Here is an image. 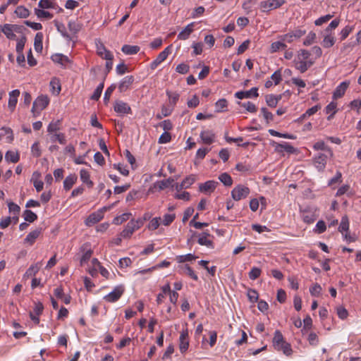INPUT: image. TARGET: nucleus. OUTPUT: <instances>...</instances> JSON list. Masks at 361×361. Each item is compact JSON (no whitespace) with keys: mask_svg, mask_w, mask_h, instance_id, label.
<instances>
[{"mask_svg":"<svg viewBox=\"0 0 361 361\" xmlns=\"http://www.w3.org/2000/svg\"><path fill=\"white\" fill-rule=\"evenodd\" d=\"M272 343L275 350L282 351L287 356L292 354L293 350L290 344L284 340L279 330L275 331Z\"/></svg>","mask_w":361,"mask_h":361,"instance_id":"obj_1","label":"nucleus"},{"mask_svg":"<svg viewBox=\"0 0 361 361\" xmlns=\"http://www.w3.org/2000/svg\"><path fill=\"white\" fill-rule=\"evenodd\" d=\"M333 157L332 150H327L326 152H319L313 157V164L318 171H324L327 161Z\"/></svg>","mask_w":361,"mask_h":361,"instance_id":"obj_2","label":"nucleus"},{"mask_svg":"<svg viewBox=\"0 0 361 361\" xmlns=\"http://www.w3.org/2000/svg\"><path fill=\"white\" fill-rule=\"evenodd\" d=\"M141 226H142V223L141 220H130L122 232L120 233V235L123 238H130L135 231L139 229Z\"/></svg>","mask_w":361,"mask_h":361,"instance_id":"obj_3","label":"nucleus"},{"mask_svg":"<svg viewBox=\"0 0 361 361\" xmlns=\"http://www.w3.org/2000/svg\"><path fill=\"white\" fill-rule=\"evenodd\" d=\"M250 190L248 187L238 184L233 188L231 190V197L233 200L239 201L242 199H245L250 194Z\"/></svg>","mask_w":361,"mask_h":361,"instance_id":"obj_4","label":"nucleus"},{"mask_svg":"<svg viewBox=\"0 0 361 361\" xmlns=\"http://www.w3.org/2000/svg\"><path fill=\"white\" fill-rule=\"evenodd\" d=\"M49 103V97L47 95L39 96L33 102L32 112L35 114H39L41 111L44 109Z\"/></svg>","mask_w":361,"mask_h":361,"instance_id":"obj_5","label":"nucleus"},{"mask_svg":"<svg viewBox=\"0 0 361 361\" xmlns=\"http://www.w3.org/2000/svg\"><path fill=\"white\" fill-rule=\"evenodd\" d=\"M285 2V0H267L261 1L259 6L262 12H269L281 7Z\"/></svg>","mask_w":361,"mask_h":361,"instance_id":"obj_6","label":"nucleus"},{"mask_svg":"<svg viewBox=\"0 0 361 361\" xmlns=\"http://www.w3.org/2000/svg\"><path fill=\"white\" fill-rule=\"evenodd\" d=\"M125 291V288L123 285L116 286L112 291L104 297V299L109 302H115L119 300Z\"/></svg>","mask_w":361,"mask_h":361,"instance_id":"obj_7","label":"nucleus"},{"mask_svg":"<svg viewBox=\"0 0 361 361\" xmlns=\"http://www.w3.org/2000/svg\"><path fill=\"white\" fill-rule=\"evenodd\" d=\"M171 46H169L165 48L164 50L160 52L157 58L153 61H152L150 63V68L152 69H155L161 63L166 59L171 52Z\"/></svg>","mask_w":361,"mask_h":361,"instance_id":"obj_8","label":"nucleus"},{"mask_svg":"<svg viewBox=\"0 0 361 361\" xmlns=\"http://www.w3.org/2000/svg\"><path fill=\"white\" fill-rule=\"evenodd\" d=\"M258 96L259 94L257 87H252L250 90L246 91H238L235 93V97L239 99H243L245 98L257 97Z\"/></svg>","mask_w":361,"mask_h":361,"instance_id":"obj_9","label":"nucleus"},{"mask_svg":"<svg viewBox=\"0 0 361 361\" xmlns=\"http://www.w3.org/2000/svg\"><path fill=\"white\" fill-rule=\"evenodd\" d=\"M114 111L120 114H129L132 113L130 106L127 103L121 100L115 102Z\"/></svg>","mask_w":361,"mask_h":361,"instance_id":"obj_10","label":"nucleus"},{"mask_svg":"<svg viewBox=\"0 0 361 361\" xmlns=\"http://www.w3.org/2000/svg\"><path fill=\"white\" fill-rule=\"evenodd\" d=\"M217 185L218 183L215 180H207L204 183L199 184V191L203 193H211L215 190Z\"/></svg>","mask_w":361,"mask_h":361,"instance_id":"obj_11","label":"nucleus"},{"mask_svg":"<svg viewBox=\"0 0 361 361\" xmlns=\"http://www.w3.org/2000/svg\"><path fill=\"white\" fill-rule=\"evenodd\" d=\"M134 82L133 75L124 77L119 82L118 88L120 92H126Z\"/></svg>","mask_w":361,"mask_h":361,"instance_id":"obj_12","label":"nucleus"},{"mask_svg":"<svg viewBox=\"0 0 361 361\" xmlns=\"http://www.w3.org/2000/svg\"><path fill=\"white\" fill-rule=\"evenodd\" d=\"M301 217L305 223L312 224L316 220L314 213L310 209H300Z\"/></svg>","mask_w":361,"mask_h":361,"instance_id":"obj_13","label":"nucleus"},{"mask_svg":"<svg viewBox=\"0 0 361 361\" xmlns=\"http://www.w3.org/2000/svg\"><path fill=\"white\" fill-rule=\"evenodd\" d=\"M20 92L19 90H14L9 92V99L8 102V109L13 111L17 104L18 98L20 95Z\"/></svg>","mask_w":361,"mask_h":361,"instance_id":"obj_14","label":"nucleus"},{"mask_svg":"<svg viewBox=\"0 0 361 361\" xmlns=\"http://www.w3.org/2000/svg\"><path fill=\"white\" fill-rule=\"evenodd\" d=\"M103 218L104 216L102 214V212L97 211L89 215L85 221V224L87 226H91L100 221Z\"/></svg>","mask_w":361,"mask_h":361,"instance_id":"obj_15","label":"nucleus"},{"mask_svg":"<svg viewBox=\"0 0 361 361\" xmlns=\"http://www.w3.org/2000/svg\"><path fill=\"white\" fill-rule=\"evenodd\" d=\"M42 231V228H37L36 229L32 231L24 239V243L32 245L35 242L36 239L40 235Z\"/></svg>","mask_w":361,"mask_h":361,"instance_id":"obj_16","label":"nucleus"},{"mask_svg":"<svg viewBox=\"0 0 361 361\" xmlns=\"http://www.w3.org/2000/svg\"><path fill=\"white\" fill-rule=\"evenodd\" d=\"M17 25L11 24H5L1 27V32H3L8 39H14L16 35L13 33L14 30H16Z\"/></svg>","mask_w":361,"mask_h":361,"instance_id":"obj_17","label":"nucleus"},{"mask_svg":"<svg viewBox=\"0 0 361 361\" xmlns=\"http://www.w3.org/2000/svg\"><path fill=\"white\" fill-rule=\"evenodd\" d=\"M319 109V105H315L308 109L304 114L295 119L294 122L301 123L305 119L316 114Z\"/></svg>","mask_w":361,"mask_h":361,"instance_id":"obj_18","label":"nucleus"},{"mask_svg":"<svg viewBox=\"0 0 361 361\" xmlns=\"http://www.w3.org/2000/svg\"><path fill=\"white\" fill-rule=\"evenodd\" d=\"M349 85V82L343 81L341 82L336 88L333 93L334 99L341 98L345 92L348 87Z\"/></svg>","mask_w":361,"mask_h":361,"instance_id":"obj_19","label":"nucleus"},{"mask_svg":"<svg viewBox=\"0 0 361 361\" xmlns=\"http://www.w3.org/2000/svg\"><path fill=\"white\" fill-rule=\"evenodd\" d=\"M200 137L204 144L210 145L214 141L215 134L212 130H203L200 133Z\"/></svg>","mask_w":361,"mask_h":361,"instance_id":"obj_20","label":"nucleus"},{"mask_svg":"<svg viewBox=\"0 0 361 361\" xmlns=\"http://www.w3.org/2000/svg\"><path fill=\"white\" fill-rule=\"evenodd\" d=\"M194 25V22L188 24L181 32L178 33V39L180 40L187 39L193 31Z\"/></svg>","mask_w":361,"mask_h":361,"instance_id":"obj_21","label":"nucleus"},{"mask_svg":"<svg viewBox=\"0 0 361 361\" xmlns=\"http://www.w3.org/2000/svg\"><path fill=\"white\" fill-rule=\"evenodd\" d=\"M276 149L279 152H286L289 154H293L296 151L295 148L288 142L277 144L276 146Z\"/></svg>","mask_w":361,"mask_h":361,"instance_id":"obj_22","label":"nucleus"},{"mask_svg":"<svg viewBox=\"0 0 361 361\" xmlns=\"http://www.w3.org/2000/svg\"><path fill=\"white\" fill-rule=\"evenodd\" d=\"M281 94L275 95V94H268L266 96V103L271 108L276 107L279 103V102L281 99Z\"/></svg>","mask_w":361,"mask_h":361,"instance_id":"obj_23","label":"nucleus"},{"mask_svg":"<svg viewBox=\"0 0 361 361\" xmlns=\"http://www.w3.org/2000/svg\"><path fill=\"white\" fill-rule=\"evenodd\" d=\"M97 54L99 56L106 60L113 59V55L111 51L107 50L102 44L97 45Z\"/></svg>","mask_w":361,"mask_h":361,"instance_id":"obj_24","label":"nucleus"},{"mask_svg":"<svg viewBox=\"0 0 361 361\" xmlns=\"http://www.w3.org/2000/svg\"><path fill=\"white\" fill-rule=\"evenodd\" d=\"M174 182V179L172 178H169L165 180H162L160 181H157L154 184V188H158L159 190H162L164 188H166L169 187L170 185H172V184Z\"/></svg>","mask_w":361,"mask_h":361,"instance_id":"obj_25","label":"nucleus"},{"mask_svg":"<svg viewBox=\"0 0 361 361\" xmlns=\"http://www.w3.org/2000/svg\"><path fill=\"white\" fill-rule=\"evenodd\" d=\"M140 48L137 45H129L125 44L122 47L121 51L126 55H134L136 54Z\"/></svg>","mask_w":361,"mask_h":361,"instance_id":"obj_26","label":"nucleus"},{"mask_svg":"<svg viewBox=\"0 0 361 361\" xmlns=\"http://www.w3.org/2000/svg\"><path fill=\"white\" fill-rule=\"evenodd\" d=\"M51 59L54 62L60 63L62 66L71 62L70 59L67 56L62 54H55L51 56Z\"/></svg>","mask_w":361,"mask_h":361,"instance_id":"obj_27","label":"nucleus"},{"mask_svg":"<svg viewBox=\"0 0 361 361\" xmlns=\"http://www.w3.org/2000/svg\"><path fill=\"white\" fill-rule=\"evenodd\" d=\"M180 269L183 274L188 275L195 281H198V276L195 273L193 269L188 264H183L180 267Z\"/></svg>","mask_w":361,"mask_h":361,"instance_id":"obj_28","label":"nucleus"},{"mask_svg":"<svg viewBox=\"0 0 361 361\" xmlns=\"http://www.w3.org/2000/svg\"><path fill=\"white\" fill-rule=\"evenodd\" d=\"M77 180V176L75 174H70L63 181V188L66 190H70Z\"/></svg>","mask_w":361,"mask_h":361,"instance_id":"obj_29","label":"nucleus"},{"mask_svg":"<svg viewBox=\"0 0 361 361\" xmlns=\"http://www.w3.org/2000/svg\"><path fill=\"white\" fill-rule=\"evenodd\" d=\"M209 234L207 232L202 233L198 240L197 243L201 245H205L207 247H211L212 246V242L209 239H208V236Z\"/></svg>","mask_w":361,"mask_h":361,"instance_id":"obj_30","label":"nucleus"},{"mask_svg":"<svg viewBox=\"0 0 361 361\" xmlns=\"http://www.w3.org/2000/svg\"><path fill=\"white\" fill-rule=\"evenodd\" d=\"M43 34L37 32L35 37L34 48L37 52H41L42 50Z\"/></svg>","mask_w":361,"mask_h":361,"instance_id":"obj_31","label":"nucleus"},{"mask_svg":"<svg viewBox=\"0 0 361 361\" xmlns=\"http://www.w3.org/2000/svg\"><path fill=\"white\" fill-rule=\"evenodd\" d=\"M20 156L18 152L14 151H7L5 154V159L11 163H16L18 161Z\"/></svg>","mask_w":361,"mask_h":361,"instance_id":"obj_32","label":"nucleus"},{"mask_svg":"<svg viewBox=\"0 0 361 361\" xmlns=\"http://www.w3.org/2000/svg\"><path fill=\"white\" fill-rule=\"evenodd\" d=\"M82 248L84 252L80 258V264L83 265L90 259L92 255V251L90 248H86L85 245H83Z\"/></svg>","mask_w":361,"mask_h":361,"instance_id":"obj_33","label":"nucleus"},{"mask_svg":"<svg viewBox=\"0 0 361 361\" xmlns=\"http://www.w3.org/2000/svg\"><path fill=\"white\" fill-rule=\"evenodd\" d=\"M349 219L346 215L343 216L341 218V221L340 225L338 226V231L341 233H343L348 231H349Z\"/></svg>","mask_w":361,"mask_h":361,"instance_id":"obj_34","label":"nucleus"},{"mask_svg":"<svg viewBox=\"0 0 361 361\" xmlns=\"http://www.w3.org/2000/svg\"><path fill=\"white\" fill-rule=\"evenodd\" d=\"M80 180L82 183H86L88 187H92L93 182L90 179L89 172L85 169H82L80 171Z\"/></svg>","mask_w":361,"mask_h":361,"instance_id":"obj_35","label":"nucleus"},{"mask_svg":"<svg viewBox=\"0 0 361 361\" xmlns=\"http://www.w3.org/2000/svg\"><path fill=\"white\" fill-rule=\"evenodd\" d=\"M23 216L24 220L29 223H32L37 219V215L30 209H25Z\"/></svg>","mask_w":361,"mask_h":361,"instance_id":"obj_36","label":"nucleus"},{"mask_svg":"<svg viewBox=\"0 0 361 361\" xmlns=\"http://www.w3.org/2000/svg\"><path fill=\"white\" fill-rule=\"evenodd\" d=\"M219 179L225 186L229 187L233 184V179L231 176L227 173H223L220 174Z\"/></svg>","mask_w":361,"mask_h":361,"instance_id":"obj_37","label":"nucleus"},{"mask_svg":"<svg viewBox=\"0 0 361 361\" xmlns=\"http://www.w3.org/2000/svg\"><path fill=\"white\" fill-rule=\"evenodd\" d=\"M55 26L57 29V30L61 33V35L66 38L67 40H71V37L69 34L67 33L66 31V27L64 24L61 23H59L58 21H54Z\"/></svg>","mask_w":361,"mask_h":361,"instance_id":"obj_38","label":"nucleus"},{"mask_svg":"<svg viewBox=\"0 0 361 361\" xmlns=\"http://www.w3.org/2000/svg\"><path fill=\"white\" fill-rule=\"evenodd\" d=\"M15 13L21 18H26L30 15V11L23 6H18L16 10Z\"/></svg>","mask_w":361,"mask_h":361,"instance_id":"obj_39","label":"nucleus"},{"mask_svg":"<svg viewBox=\"0 0 361 361\" xmlns=\"http://www.w3.org/2000/svg\"><path fill=\"white\" fill-rule=\"evenodd\" d=\"M50 140L53 142L58 141L61 145H65L66 142V136L63 133H52Z\"/></svg>","mask_w":361,"mask_h":361,"instance_id":"obj_40","label":"nucleus"},{"mask_svg":"<svg viewBox=\"0 0 361 361\" xmlns=\"http://www.w3.org/2000/svg\"><path fill=\"white\" fill-rule=\"evenodd\" d=\"M38 5L43 9L56 8V4L53 0H40Z\"/></svg>","mask_w":361,"mask_h":361,"instance_id":"obj_41","label":"nucleus"},{"mask_svg":"<svg viewBox=\"0 0 361 361\" xmlns=\"http://www.w3.org/2000/svg\"><path fill=\"white\" fill-rule=\"evenodd\" d=\"M334 43L335 38L329 34L324 36L322 44L325 48H330L334 46Z\"/></svg>","mask_w":361,"mask_h":361,"instance_id":"obj_42","label":"nucleus"},{"mask_svg":"<svg viewBox=\"0 0 361 361\" xmlns=\"http://www.w3.org/2000/svg\"><path fill=\"white\" fill-rule=\"evenodd\" d=\"M68 29L74 34L78 33L82 28V24L75 20H70L68 23Z\"/></svg>","mask_w":361,"mask_h":361,"instance_id":"obj_43","label":"nucleus"},{"mask_svg":"<svg viewBox=\"0 0 361 361\" xmlns=\"http://www.w3.org/2000/svg\"><path fill=\"white\" fill-rule=\"evenodd\" d=\"M104 82L99 83L97 85V87L94 90L93 94L90 97L91 99L97 101L100 98L101 94L102 93V90L104 89Z\"/></svg>","mask_w":361,"mask_h":361,"instance_id":"obj_44","label":"nucleus"},{"mask_svg":"<svg viewBox=\"0 0 361 361\" xmlns=\"http://www.w3.org/2000/svg\"><path fill=\"white\" fill-rule=\"evenodd\" d=\"M35 13L37 16L38 18H51L53 17V15L44 10L39 9V8H35Z\"/></svg>","mask_w":361,"mask_h":361,"instance_id":"obj_45","label":"nucleus"},{"mask_svg":"<svg viewBox=\"0 0 361 361\" xmlns=\"http://www.w3.org/2000/svg\"><path fill=\"white\" fill-rule=\"evenodd\" d=\"M216 111L223 112L227 107V101L226 99H219L215 104Z\"/></svg>","mask_w":361,"mask_h":361,"instance_id":"obj_46","label":"nucleus"},{"mask_svg":"<svg viewBox=\"0 0 361 361\" xmlns=\"http://www.w3.org/2000/svg\"><path fill=\"white\" fill-rule=\"evenodd\" d=\"M166 95L168 96L169 99V102L171 105L173 106H175L177 101L179 99V94L178 92H173L171 91H169V90H166Z\"/></svg>","mask_w":361,"mask_h":361,"instance_id":"obj_47","label":"nucleus"},{"mask_svg":"<svg viewBox=\"0 0 361 361\" xmlns=\"http://www.w3.org/2000/svg\"><path fill=\"white\" fill-rule=\"evenodd\" d=\"M248 300L250 302H256L258 300L259 295L256 290L250 288L247 293Z\"/></svg>","mask_w":361,"mask_h":361,"instance_id":"obj_48","label":"nucleus"},{"mask_svg":"<svg viewBox=\"0 0 361 361\" xmlns=\"http://www.w3.org/2000/svg\"><path fill=\"white\" fill-rule=\"evenodd\" d=\"M238 104L245 108L248 112L255 113L257 111L256 106L250 102L243 103L238 102Z\"/></svg>","mask_w":361,"mask_h":361,"instance_id":"obj_49","label":"nucleus"},{"mask_svg":"<svg viewBox=\"0 0 361 361\" xmlns=\"http://www.w3.org/2000/svg\"><path fill=\"white\" fill-rule=\"evenodd\" d=\"M60 121H52L51 122L47 127V132L50 134L54 133H56L60 129Z\"/></svg>","mask_w":361,"mask_h":361,"instance_id":"obj_50","label":"nucleus"},{"mask_svg":"<svg viewBox=\"0 0 361 361\" xmlns=\"http://www.w3.org/2000/svg\"><path fill=\"white\" fill-rule=\"evenodd\" d=\"M286 44L281 41L274 42L271 44V52H276L281 49H286Z\"/></svg>","mask_w":361,"mask_h":361,"instance_id":"obj_51","label":"nucleus"},{"mask_svg":"<svg viewBox=\"0 0 361 361\" xmlns=\"http://www.w3.org/2000/svg\"><path fill=\"white\" fill-rule=\"evenodd\" d=\"M262 273V270L256 267H254L251 269L250 271L248 273L249 278L251 280H255L259 277Z\"/></svg>","mask_w":361,"mask_h":361,"instance_id":"obj_52","label":"nucleus"},{"mask_svg":"<svg viewBox=\"0 0 361 361\" xmlns=\"http://www.w3.org/2000/svg\"><path fill=\"white\" fill-rule=\"evenodd\" d=\"M131 215L130 213H123L121 216H116L114 219V224L116 225L121 224L123 222L128 220L130 216Z\"/></svg>","mask_w":361,"mask_h":361,"instance_id":"obj_53","label":"nucleus"},{"mask_svg":"<svg viewBox=\"0 0 361 361\" xmlns=\"http://www.w3.org/2000/svg\"><path fill=\"white\" fill-rule=\"evenodd\" d=\"M8 207L10 213L13 215H18L20 211V207L13 202H8Z\"/></svg>","mask_w":361,"mask_h":361,"instance_id":"obj_54","label":"nucleus"},{"mask_svg":"<svg viewBox=\"0 0 361 361\" xmlns=\"http://www.w3.org/2000/svg\"><path fill=\"white\" fill-rule=\"evenodd\" d=\"M25 42H26V37L25 36H23L20 39H17V44H16V50L17 53L23 52Z\"/></svg>","mask_w":361,"mask_h":361,"instance_id":"obj_55","label":"nucleus"},{"mask_svg":"<svg viewBox=\"0 0 361 361\" xmlns=\"http://www.w3.org/2000/svg\"><path fill=\"white\" fill-rule=\"evenodd\" d=\"M116 88V84L113 83L106 90L104 95V102L107 103L109 101L110 96Z\"/></svg>","mask_w":361,"mask_h":361,"instance_id":"obj_56","label":"nucleus"},{"mask_svg":"<svg viewBox=\"0 0 361 361\" xmlns=\"http://www.w3.org/2000/svg\"><path fill=\"white\" fill-rule=\"evenodd\" d=\"M197 258V257L192 254H187V255H180V256H178L177 257V259H178V262H190V261H192L194 259H195Z\"/></svg>","mask_w":361,"mask_h":361,"instance_id":"obj_57","label":"nucleus"},{"mask_svg":"<svg viewBox=\"0 0 361 361\" xmlns=\"http://www.w3.org/2000/svg\"><path fill=\"white\" fill-rule=\"evenodd\" d=\"M313 149L315 150H322V152H326L327 150H331L330 147L326 145L324 142L319 141L314 144Z\"/></svg>","mask_w":361,"mask_h":361,"instance_id":"obj_58","label":"nucleus"},{"mask_svg":"<svg viewBox=\"0 0 361 361\" xmlns=\"http://www.w3.org/2000/svg\"><path fill=\"white\" fill-rule=\"evenodd\" d=\"M39 270V267L37 264L32 265L30 268L25 271L24 274V277H30L32 276H35Z\"/></svg>","mask_w":361,"mask_h":361,"instance_id":"obj_59","label":"nucleus"},{"mask_svg":"<svg viewBox=\"0 0 361 361\" xmlns=\"http://www.w3.org/2000/svg\"><path fill=\"white\" fill-rule=\"evenodd\" d=\"M261 113L267 123H269L270 121H273L274 115L272 114V113L269 111L267 108H261Z\"/></svg>","mask_w":361,"mask_h":361,"instance_id":"obj_60","label":"nucleus"},{"mask_svg":"<svg viewBox=\"0 0 361 361\" xmlns=\"http://www.w3.org/2000/svg\"><path fill=\"white\" fill-rule=\"evenodd\" d=\"M333 16H334L332 14H326L325 16H321L314 21V24L317 26H320L331 19Z\"/></svg>","mask_w":361,"mask_h":361,"instance_id":"obj_61","label":"nucleus"},{"mask_svg":"<svg viewBox=\"0 0 361 361\" xmlns=\"http://www.w3.org/2000/svg\"><path fill=\"white\" fill-rule=\"evenodd\" d=\"M160 217L153 218L148 224V228L151 231L157 229L160 225Z\"/></svg>","mask_w":361,"mask_h":361,"instance_id":"obj_62","label":"nucleus"},{"mask_svg":"<svg viewBox=\"0 0 361 361\" xmlns=\"http://www.w3.org/2000/svg\"><path fill=\"white\" fill-rule=\"evenodd\" d=\"M195 180H196L195 176L190 175V176L186 177L182 181V186H184L185 188H188L195 183Z\"/></svg>","mask_w":361,"mask_h":361,"instance_id":"obj_63","label":"nucleus"},{"mask_svg":"<svg viewBox=\"0 0 361 361\" xmlns=\"http://www.w3.org/2000/svg\"><path fill=\"white\" fill-rule=\"evenodd\" d=\"M175 218V214H166L164 215L162 224L164 226H169L174 221Z\"/></svg>","mask_w":361,"mask_h":361,"instance_id":"obj_64","label":"nucleus"}]
</instances>
